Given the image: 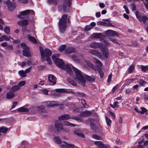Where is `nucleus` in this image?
Masks as SVG:
<instances>
[{
    "instance_id": "f257e3e1",
    "label": "nucleus",
    "mask_w": 148,
    "mask_h": 148,
    "mask_svg": "<svg viewBox=\"0 0 148 148\" xmlns=\"http://www.w3.org/2000/svg\"><path fill=\"white\" fill-rule=\"evenodd\" d=\"M60 56V55L58 54L53 55L52 56L53 60L58 67L66 70L69 74H71L72 73L71 67L68 64H65L62 60L58 58V57Z\"/></svg>"
},
{
    "instance_id": "f03ea898",
    "label": "nucleus",
    "mask_w": 148,
    "mask_h": 148,
    "mask_svg": "<svg viewBox=\"0 0 148 148\" xmlns=\"http://www.w3.org/2000/svg\"><path fill=\"white\" fill-rule=\"evenodd\" d=\"M40 51L41 60L42 62L46 60L48 64H51V63L50 56L52 54L51 51L48 49H44L41 47H39Z\"/></svg>"
},
{
    "instance_id": "7ed1b4c3",
    "label": "nucleus",
    "mask_w": 148,
    "mask_h": 148,
    "mask_svg": "<svg viewBox=\"0 0 148 148\" xmlns=\"http://www.w3.org/2000/svg\"><path fill=\"white\" fill-rule=\"evenodd\" d=\"M43 94L45 95H47L48 94V92L50 91L51 92V95L55 96H57L59 95V94L57 92L60 93H69L74 94L75 92L69 89H65L64 88L56 89L54 90H51L50 91L47 90H42Z\"/></svg>"
},
{
    "instance_id": "20e7f679",
    "label": "nucleus",
    "mask_w": 148,
    "mask_h": 148,
    "mask_svg": "<svg viewBox=\"0 0 148 148\" xmlns=\"http://www.w3.org/2000/svg\"><path fill=\"white\" fill-rule=\"evenodd\" d=\"M73 69L75 71L76 80L77 82L81 86H84L86 81L84 79V75L82 73L74 67L72 66Z\"/></svg>"
},
{
    "instance_id": "39448f33",
    "label": "nucleus",
    "mask_w": 148,
    "mask_h": 148,
    "mask_svg": "<svg viewBox=\"0 0 148 148\" xmlns=\"http://www.w3.org/2000/svg\"><path fill=\"white\" fill-rule=\"evenodd\" d=\"M67 16L63 15L61 19H60L58 22V27L60 30L61 32H63L65 30L66 27V23Z\"/></svg>"
},
{
    "instance_id": "423d86ee",
    "label": "nucleus",
    "mask_w": 148,
    "mask_h": 148,
    "mask_svg": "<svg viewBox=\"0 0 148 148\" xmlns=\"http://www.w3.org/2000/svg\"><path fill=\"white\" fill-rule=\"evenodd\" d=\"M29 14L31 15L34 14V11L32 10H27L22 11L19 13L17 17L20 19H23L28 18V15Z\"/></svg>"
},
{
    "instance_id": "0eeeda50",
    "label": "nucleus",
    "mask_w": 148,
    "mask_h": 148,
    "mask_svg": "<svg viewBox=\"0 0 148 148\" xmlns=\"http://www.w3.org/2000/svg\"><path fill=\"white\" fill-rule=\"evenodd\" d=\"M21 46L23 49L22 52L23 55L24 56L28 58L30 57V53L29 51V47L25 45V43L21 44Z\"/></svg>"
},
{
    "instance_id": "6e6552de",
    "label": "nucleus",
    "mask_w": 148,
    "mask_h": 148,
    "mask_svg": "<svg viewBox=\"0 0 148 148\" xmlns=\"http://www.w3.org/2000/svg\"><path fill=\"white\" fill-rule=\"evenodd\" d=\"M47 77V82L49 85H53L56 84V78L54 75L48 74Z\"/></svg>"
},
{
    "instance_id": "1a4fd4ad",
    "label": "nucleus",
    "mask_w": 148,
    "mask_h": 148,
    "mask_svg": "<svg viewBox=\"0 0 148 148\" xmlns=\"http://www.w3.org/2000/svg\"><path fill=\"white\" fill-rule=\"evenodd\" d=\"M135 15L139 21L140 22H143L144 24H145L146 21L148 20V18L146 16H141L140 13L138 11L136 12Z\"/></svg>"
},
{
    "instance_id": "9d476101",
    "label": "nucleus",
    "mask_w": 148,
    "mask_h": 148,
    "mask_svg": "<svg viewBox=\"0 0 148 148\" xmlns=\"http://www.w3.org/2000/svg\"><path fill=\"white\" fill-rule=\"evenodd\" d=\"M28 21L27 20L20 21L18 22V25L22 27V31H25L26 28V26L28 24Z\"/></svg>"
},
{
    "instance_id": "9b49d317",
    "label": "nucleus",
    "mask_w": 148,
    "mask_h": 148,
    "mask_svg": "<svg viewBox=\"0 0 148 148\" xmlns=\"http://www.w3.org/2000/svg\"><path fill=\"white\" fill-rule=\"evenodd\" d=\"M8 10L10 11H12L16 8V5L15 3L8 0L6 2Z\"/></svg>"
},
{
    "instance_id": "f8f14e48",
    "label": "nucleus",
    "mask_w": 148,
    "mask_h": 148,
    "mask_svg": "<svg viewBox=\"0 0 148 148\" xmlns=\"http://www.w3.org/2000/svg\"><path fill=\"white\" fill-rule=\"evenodd\" d=\"M63 142L65 144L60 145L62 148H79L77 147H75L73 144L69 143L65 141H63Z\"/></svg>"
},
{
    "instance_id": "ddd939ff",
    "label": "nucleus",
    "mask_w": 148,
    "mask_h": 148,
    "mask_svg": "<svg viewBox=\"0 0 148 148\" xmlns=\"http://www.w3.org/2000/svg\"><path fill=\"white\" fill-rule=\"evenodd\" d=\"M103 44L99 42H93L89 45V46L92 48L96 49L97 48H100L102 47Z\"/></svg>"
},
{
    "instance_id": "4468645a",
    "label": "nucleus",
    "mask_w": 148,
    "mask_h": 148,
    "mask_svg": "<svg viewBox=\"0 0 148 148\" xmlns=\"http://www.w3.org/2000/svg\"><path fill=\"white\" fill-rule=\"evenodd\" d=\"M94 143L97 146V148H110L109 145H105L101 141H96Z\"/></svg>"
},
{
    "instance_id": "2eb2a0df",
    "label": "nucleus",
    "mask_w": 148,
    "mask_h": 148,
    "mask_svg": "<svg viewBox=\"0 0 148 148\" xmlns=\"http://www.w3.org/2000/svg\"><path fill=\"white\" fill-rule=\"evenodd\" d=\"M105 33L107 36H119L118 33L115 31L111 29L106 31L105 32Z\"/></svg>"
},
{
    "instance_id": "dca6fc26",
    "label": "nucleus",
    "mask_w": 148,
    "mask_h": 148,
    "mask_svg": "<svg viewBox=\"0 0 148 148\" xmlns=\"http://www.w3.org/2000/svg\"><path fill=\"white\" fill-rule=\"evenodd\" d=\"M100 49L103 56L106 58H108L109 55V53L107 48L103 47V45Z\"/></svg>"
},
{
    "instance_id": "f3484780",
    "label": "nucleus",
    "mask_w": 148,
    "mask_h": 148,
    "mask_svg": "<svg viewBox=\"0 0 148 148\" xmlns=\"http://www.w3.org/2000/svg\"><path fill=\"white\" fill-rule=\"evenodd\" d=\"M55 126L58 131H64V130L63 127V125L62 123H59L56 121L55 123Z\"/></svg>"
},
{
    "instance_id": "a211bd4d",
    "label": "nucleus",
    "mask_w": 148,
    "mask_h": 148,
    "mask_svg": "<svg viewBox=\"0 0 148 148\" xmlns=\"http://www.w3.org/2000/svg\"><path fill=\"white\" fill-rule=\"evenodd\" d=\"M71 58L75 62L81 63V60L82 59V56L80 55H72Z\"/></svg>"
},
{
    "instance_id": "6ab92c4d",
    "label": "nucleus",
    "mask_w": 148,
    "mask_h": 148,
    "mask_svg": "<svg viewBox=\"0 0 148 148\" xmlns=\"http://www.w3.org/2000/svg\"><path fill=\"white\" fill-rule=\"evenodd\" d=\"M89 52L93 55L97 56L99 58L101 57V54L97 50L94 49H91L89 51Z\"/></svg>"
},
{
    "instance_id": "aec40b11",
    "label": "nucleus",
    "mask_w": 148,
    "mask_h": 148,
    "mask_svg": "<svg viewBox=\"0 0 148 148\" xmlns=\"http://www.w3.org/2000/svg\"><path fill=\"white\" fill-rule=\"evenodd\" d=\"M70 118V116L68 114L62 115L58 117V119L60 121L68 120Z\"/></svg>"
},
{
    "instance_id": "412c9836",
    "label": "nucleus",
    "mask_w": 148,
    "mask_h": 148,
    "mask_svg": "<svg viewBox=\"0 0 148 148\" xmlns=\"http://www.w3.org/2000/svg\"><path fill=\"white\" fill-rule=\"evenodd\" d=\"M58 105L57 101H48L47 102L46 105L49 107H53Z\"/></svg>"
},
{
    "instance_id": "4be33fe9",
    "label": "nucleus",
    "mask_w": 148,
    "mask_h": 148,
    "mask_svg": "<svg viewBox=\"0 0 148 148\" xmlns=\"http://www.w3.org/2000/svg\"><path fill=\"white\" fill-rule=\"evenodd\" d=\"M92 114V113L89 111H85L81 112L79 115L81 116L84 117L89 116Z\"/></svg>"
},
{
    "instance_id": "5701e85b",
    "label": "nucleus",
    "mask_w": 148,
    "mask_h": 148,
    "mask_svg": "<svg viewBox=\"0 0 148 148\" xmlns=\"http://www.w3.org/2000/svg\"><path fill=\"white\" fill-rule=\"evenodd\" d=\"M85 79L87 80L90 82H92L95 81V78L93 76H90L87 75H84V79Z\"/></svg>"
},
{
    "instance_id": "b1692460",
    "label": "nucleus",
    "mask_w": 148,
    "mask_h": 148,
    "mask_svg": "<svg viewBox=\"0 0 148 148\" xmlns=\"http://www.w3.org/2000/svg\"><path fill=\"white\" fill-rule=\"evenodd\" d=\"M53 141L56 143L58 144H60L62 143V140L58 136H56L53 138Z\"/></svg>"
},
{
    "instance_id": "393cba45",
    "label": "nucleus",
    "mask_w": 148,
    "mask_h": 148,
    "mask_svg": "<svg viewBox=\"0 0 148 148\" xmlns=\"http://www.w3.org/2000/svg\"><path fill=\"white\" fill-rule=\"evenodd\" d=\"M65 52L67 53H71L75 51L74 48L72 47H68L66 49Z\"/></svg>"
},
{
    "instance_id": "a878e982",
    "label": "nucleus",
    "mask_w": 148,
    "mask_h": 148,
    "mask_svg": "<svg viewBox=\"0 0 148 148\" xmlns=\"http://www.w3.org/2000/svg\"><path fill=\"white\" fill-rule=\"evenodd\" d=\"M10 91L8 92L6 94V97L7 99H11L14 97V93Z\"/></svg>"
},
{
    "instance_id": "bb28decb",
    "label": "nucleus",
    "mask_w": 148,
    "mask_h": 148,
    "mask_svg": "<svg viewBox=\"0 0 148 148\" xmlns=\"http://www.w3.org/2000/svg\"><path fill=\"white\" fill-rule=\"evenodd\" d=\"M45 106L42 105L39 106H38L36 107V110H38L39 111L42 112H45V110H45Z\"/></svg>"
},
{
    "instance_id": "cd10ccee",
    "label": "nucleus",
    "mask_w": 148,
    "mask_h": 148,
    "mask_svg": "<svg viewBox=\"0 0 148 148\" xmlns=\"http://www.w3.org/2000/svg\"><path fill=\"white\" fill-rule=\"evenodd\" d=\"M16 110L18 111V112H27L29 111L28 109L23 107L18 108Z\"/></svg>"
},
{
    "instance_id": "c85d7f7f",
    "label": "nucleus",
    "mask_w": 148,
    "mask_h": 148,
    "mask_svg": "<svg viewBox=\"0 0 148 148\" xmlns=\"http://www.w3.org/2000/svg\"><path fill=\"white\" fill-rule=\"evenodd\" d=\"M27 36L29 40L31 42L34 43H37V40L34 37L31 36L30 35H28Z\"/></svg>"
},
{
    "instance_id": "c756f323",
    "label": "nucleus",
    "mask_w": 148,
    "mask_h": 148,
    "mask_svg": "<svg viewBox=\"0 0 148 148\" xmlns=\"http://www.w3.org/2000/svg\"><path fill=\"white\" fill-rule=\"evenodd\" d=\"M101 34L100 33H94L92 34L91 36L92 38H101Z\"/></svg>"
},
{
    "instance_id": "7c9ffc66",
    "label": "nucleus",
    "mask_w": 148,
    "mask_h": 148,
    "mask_svg": "<svg viewBox=\"0 0 148 148\" xmlns=\"http://www.w3.org/2000/svg\"><path fill=\"white\" fill-rule=\"evenodd\" d=\"M22 145L25 146L23 148H31V145L29 144L26 141H23L21 143Z\"/></svg>"
},
{
    "instance_id": "2f4dec72",
    "label": "nucleus",
    "mask_w": 148,
    "mask_h": 148,
    "mask_svg": "<svg viewBox=\"0 0 148 148\" xmlns=\"http://www.w3.org/2000/svg\"><path fill=\"white\" fill-rule=\"evenodd\" d=\"M63 125L65 126H71V127H74L75 126V125L72 123H70L68 121H65L63 122Z\"/></svg>"
},
{
    "instance_id": "473e14b6",
    "label": "nucleus",
    "mask_w": 148,
    "mask_h": 148,
    "mask_svg": "<svg viewBox=\"0 0 148 148\" xmlns=\"http://www.w3.org/2000/svg\"><path fill=\"white\" fill-rule=\"evenodd\" d=\"M18 73L22 77H25L26 76V73L23 70L19 71H18Z\"/></svg>"
},
{
    "instance_id": "72a5a7b5",
    "label": "nucleus",
    "mask_w": 148,
    "mask_h": 148,
    "mask_svg": "<svg viewBox=\"0 0 148 148\" xmlns=\"http://www.w3.org/2000/svg\"><path fill=\"white\" fill-rule=\"evenodd\" d=\"M140 66L141 69L143 72H146L147 71H148V65L146 66L141 65Z\"/></svg>"
},
{
    "instance_id": "f704fd0d",
    "label": "nucleus",
    "mask_w": 148,
    "mask_h": 148,
    "mask_svg": "<svg viewBox=\"0 0 148 148\" xmlns=\"http://www.w3.org/2000/svg\"><path fill=\"white\" fill-rule=\"evenodd\" d=\"M74 133L75 134L83 138L84 137V135L81 133L80 131L79 130H75Z\"/></svg>"
},
{
    "instance_id": "c9c22d12",
    "label": "nucleus",
    "mask_w": 148,
    "mask_h": 148,
    "mask_svg": "<svg viewBox=\"0 0 148 148\" xmlns=\"http://www.w3.org/2000/svg\"><path fill=\"white\" fill-rule=\"evenodd\" d=\"M20 89V87L18 85L14 86L12 87L11 90V92H14Z\"/></svg>"
},
{
    "instance_id": "e433bc0d",
    "label": "nucleus",
    "mask_w": 148,
    "mask_h": 148,
    "mask_svg": "<svg viewBox=\"0 0 148 148\" xmlns=\"http://www.w3.org/2000/svg\"><path fill=\"white\" fill-rule=\"evenodd\" d=\"M135 68V66L134 64H132L129 67L128 69V73H132Z\"/></svg>"
},
{
    "instance_id": "4c0bfd02",
    "label": "nucleus",
    "mask_w": 148,
    "mask_h": 148,
    "mask_svg": "<svg viewBox=\"0 0 148 148\" xmlns=\"http://www.w3.org/2000/svg\"><path fill=\"white\" fill-rule=\"evenodd\" d=\"M103 25L106 27L112 26L113 27H114V26L112 25L110 21H108L107 22H104L103 23Z\"/></svg>"
},
{
    "instance_id": "58836bf2",
    "label": "nucleus",
    "mask_w": 148,
    "mask_h": 148,
    "mask_svg": "<svg viewBox=\"0 0 148 148\" xmlns=\"http://www.w3.org/2000/svg\"><path fill=\"white\" fill-rule=\"evenodd\" d=\"M138 82L139 85L140 86H143L145 84L146 82L145 81H143L142 79H140V80L138 81Z\"/></svg>"
},
{
    "instance_id": "ea45409f",
    "label": "nucleus",
    "mask_w": 148,
    "mask_h": 148,
    "mask_svg": "<svg viewBox=\"0 0 148 148\" xmlns=\"http://www.w3.org/2000/svg\"><path fill=\"white\" fill-rule=\"evenodd\" d=\"M93 61L97 64H98L99 66H102V63L99 60L96 58H93Z\"/></svg>"
},
{
    "instance_id": "a19ab883",
    "label": "nucleus",
    "mask_w": 148,
    "mask_h": 148,
    "mask_svg": "<svg viewBox=\"0 0 148 148\" xmlns=\"http://www.w3.org/2000/svg\"><path fill=\"white\" fill-rule=\"evenodd\" d=\"M140 109L141 111H140L139 113H140L142 114H144L145 113L147 112V110L144 107H141Z\"/></svg>"
},
{
    "instance_id": "79ce46f5",
    "label": "nucleus",
    "mask_w": 148,
    "mask_h": 148,
    "mask_svg": "<svg viewBox=\"0 0 148 148\" xmlns=\"http://www.w3.org/2000/svg\"><path fill=\"white\" fill-rule=\"evenodd\" d=\"M8 129L4 127H2L0 128V132L5 133L6 132Z\"/></svg>"
},
{
    "instance_id": "37998d69",
    "label": "nucleus",
    "mask_w": 148,
    "mask_h": 148,
    "mask_svg": "<svg viewBox=\"0 0 148 148\" xmlns=\"http://www.w3.org/2000/svg\"><path fill=\"white\" fill-rule=\"evenodd\" d=\"M106 121L107 125L110 126L111 123V120L108 117H106Z\"/></svg>"
},
{
    "instance_id": "c03bdc74",
    "label": "nucleus",
    "mask_w": 148,
    "mask_h": 148,
    "mask_svg": "<svg viewBox=\"0 0 148 148\" xmlns=\"http://www.w3.org/2000/svg\"><path fill=\"white\" fill-rule=\"evenodd\" d=\"M58 0H47L48 3L56 5L57 3Z\"/></svg>"
},
{
    "instance_id": "a18cd8bd",
    "label": "nucleus",
    "mask_w": 148,
    "mask_h": 148,
    "mask_svg": "<svg viewBox=\"0 0 148 148\" xmlns=\"http://www.w3.org/2000/svg\"><path fill=\"white\" fill-rule=\"evenodd\" d=\"M85 61L89 66H90V67L91 68H92L93 69H94L95 68V67L94 66L93 64H92L90 62L86 60H85Z\"/></svg>"
},
{
    "instance_id": "49530a36",
    "label": "nucleus",
    "mask_w": 148,
    "mask_h": 148,
    "mask_svg": "<svg viewBox=\"0 0 148 148\" xmlns=\"http://www.w3.org/2000/svg\"><path fill=\"white\" fill-rule=\"evenodd\" d=\"M66 46V45H62L59 47L58 50L61 52H62Z\"/></svg>"
},
{
    "instance_id": "de8ad7c7",
    "label": "nucleus",
    "mask_w": 148,
    "mask_h": 148,
    "mask_svg": "<svg viewBox=\"0 0 148 148\" xmlns=\"http://www.w3.org/2000/svg\"><path fill=\"white\" fill-rule=\"evenodd\" d=\"M2 37L3 38V40H5V41H8L10 39H12V38L10 37H7L5 35H3V36H2Z\"/></svg>"
},
{
    "instance_id": "09e8293b",
    "label": "nucleus",
    "mask_w": 148,
    "mask_h": 148,
    "mask_svg": "<svg viewBox=\"0 0 148 148\" xmlns=\"http://www.w3.org/2000/svg\"><path fill=\"white\" fill-rule=\"evenodd\" d=\"M109 39L113 43H115L116 44L120 45V43L117 41L115 39H113L111 37H109Z\"/></svg>"
},
{
    "instance_id": "8fccbe9b",
    "label": "nucleus",
    "mask_w": 148,
    "mask_h": 148,
    "mask_svg": "<svg viewBox=\"0 0 148 148\" xmlns=\"http://www.w3.org/2000/svg\"><path fill=\"white\" fill-rule=\"evenodd\" d=\"M4 31L6 34H9L10 33V29L9 27H5L4 28Z\"/></svg>"
},
{
    "instance_id": "3c124183",
    "label": "nucleus",
    "mask_w": 148,
    "mask_h": 148,
    "mask_svg": "<svg viewBox=\"0 0 148 148\" xmlns=\"http://www.w3.org/2000/svg\"><path fill=\"white\" fill-rule=\"evenodd\" d=\"M130 7L132 11H134L136 9V6L134 4H131L130 5Z\"/></svg>"
},
{
    "instance_id": "603ef678",
    "label": "nucleus",
    "mask_w": 148,
    "mask_h": 148,
    "mask_svg": "<svg viewBox=\"0 0 148 148\" xmlns=\"http://www.w3.org/2000/svg\"><path fill=\"white\" fill-rule=\"evenodd\" d=\"M94 120L92 119H88L85 120L84 122L87 124H88L89 123L92 122Z\"/></svg>"
},
{
    "instance_id": "864d4df0",
    "label": "nucleus",
    "mask_w": 148,
    "mask_h": 148,
    "mask_svg": "<svg viewBox=\"0 0 148 148\" xmlns=\"http://www.w3.org/2000/svg\"><path fill=\"white\" fill-rule=\"evenodd\" d=\"M81 102L82 104H83L84 107L85 108H88V106H87L86 103V101L82 99L81 100Z\"/></svg>"
},
{
    "instance_id": "5fc2aeb1",
    "label": "nucleus",
    "mask_w": 148,
    "mask_h": 148,
    "mask_svg": "<svg viewBox=\"0 0 148 148\" xmlns=\"http://www.w3.org/2000/svg\"><path fill=\"white\" fill-rule=\"evenodd\" d=\"M92 27L90 26L87 25L85 26L84 28V29L86 31H89L91 29Z\"/></svg>"
},
{
    "instance_id": "6e6d98bb",
    "label": "nucleus",
    "mask_w": 148,
    "mask_h": 148,
    "mask_svg": "<svg viewBox=\"0 0 148 148\" xmlns=\"http://www.w3.org/2000/svg\"><path fill=\"white\" fill-rule=\"evenodd\" d=\"M13 49V46L10 45H7L6 49L8 50H12Z\"/></svg>"
},
{
    "instance_id": "4d7b16f0",
    "label": "nucleus",
    "mask_w": 148,
    "mask_h": 148,
    "mask_svg": "<svg viewBox=\"0 0 148 148\" xmlns=\"http://www.w3.org/2000/svg\"><path fill=\"white\" fill-rule=\"evenodd\" d=\"M132 93V91L131 89L128 88L126 89L125 90V93L127 94H130Z\"/></svg>"
},
{
    "instance_id": "13d9d810",
    "label": "nucleus",
    "mask_w": 148,
    "mask_h": 148,
    "mask_svg": "<svg viewBox=\"0 0 148 148\" xmlns=\"http://www.w3.org/2000/svg\"><path fill=\"white\" fill-rule=\"evenodd\" d=\"M26 83V82L25 81L20 82L18 84V85L20 87V86H22L24 85Z\"/></svg>"
},
{
    "instance_id": "bf43d9fd",
    "label": "nucleus",
    "mask_w": 148,
    "mask_h": 148,
    "mask_svg": "<svg viewBox=\"0 0 148 148\" xmlns=\"http://www.w3.org/2000/svg\"><path fill=\"white\" fill-rule=\"evenodd\" d=\"M145 1L143 2L146 8L148 9V0H144Z\"/></svg>"
},
{
    "instance_id": "052dcab7",
    "label": "nucleus",
    "mask_w": 148,
    "mask_h": 148,
    "mask_svg": "<svg viewBox=\"0 0 148 148\" xmlns=\"http://www.w3.org/2000/svg\"><path fill=\"white\" fill-rule=\"evenodd\" d=\"M92 137L97 140L102 139V138L101 137L96 135H93L92 136Z\"/></svg>"
},
{
    "instance_id": "680f3d73",
    "label": "nucleus",
    "mask_w": 148,
    "mask_h": 148,
    "mask_svg": "<svg viewBox=\"0 0 148 148\" xmlns=\"http://www.w3.org/2000/svg\"><path fill=\"white\" fill-rule=\"evenodd\" d=\"M58 107L60 108V109H62L65 107V106L63 104H58V105H57Z\"/></svg>"
},
{
    "instance_id": "e2e57ef3",
    "label": "nucleus",
    "mask_w": 148,
    "mask_h": 148,
    "mask_svg": "<svg viewBox=\"0 0 148 148\" xmlns=\"http://www.w3.org/2000/svg\"><path fill=\"white\" fill-rule=\"evenodd\" d=\"M123 8H124V9H125L126 13L127 14H129L130 13V11H129V10H128V9L127 8V6H126L124 5L123 6Z\"/></svg>"
},
{
    "instance_id": "0e129e2a",
    "label": "nucleus",
    "mask_w": 148,
    "mask_h": 148,
    "mask_svg": "<svg viewBox=\"0 0 148 148\" xmlns=\"http://www.w3.org/2000/svg\"><path fill=\"white\" fill-rule=\"evenodd\" d=\"M112 75L111 74H110L108 77V79L107 80V82L108 83H109L111 82V77Z\"/></svg>"
},
{
    "instance_id": "69168bd1",
    "label": "nucleus",
    "mask_w": 148,
    "mask_h": 148,
    "mask_svg": "<svg viewBox=\"0 0 148 148\" xmlns=\"http://www.w3.org/2000/svg\"><path fill=\"white\" fill-rule=\"evenodd\" d=\"M1 45L3 47H6L8 45V44L7 42H4L1 43Z\"/></svg>"
},
{
    "instance_id": "338daca9",
    "label": "nucleus",
    "mask_w": 148,
    "mask_h": 148,
    "mask_svg": "<svg viewBox=\"0 0 148 148\" xmlns=\"http://www.w3.org/2000/svg\"><path fill=\"white\" fill-rule=\"evenodd\" d=\"M77 94L79 95V96H85V94L79 91H77L76 92Z\"/></svg>"
},
{
    "instance_id": "774afa93",
    "label": "nucleus",
    "mask_w": 148,
    "mask_h": 148,
    "mask_svg": "<svg viewBox=\"0 0 148 148\" xmlns=\"http://www.w3.org/2000/svg\"><path fill=\"white\" fill-rule=\"evenodd\" d=\"M45 68V66L44 65H41L38 66V69L39 70H42Z\"/></svg>"
}]
</instances>
